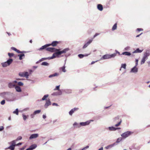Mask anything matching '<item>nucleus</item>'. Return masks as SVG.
I'll use <instances>...</instances> for the list:
<instances>
[{"label":"nucleus","mask_w":150,"mask_h":150,"mask_svg":"<svg viewBox=\"0 0 150 150\" xmlns=\"http://www.w3.org/2000/svg\"><path fill=\"white\" fill-rule=\"evenodd\" d=\"M0 96L8 101H13L15 99L14 95L10 92H4L0 93Z\"/></svg>","instance_id":"f257e3e1"},{"label":"nucleus","mask_w":150,"mask_h":150,"mask_svg":"<svg viewBox=\"0 0 150 150\" xmlns=\"http://www.w3.org/2000/svg\"><path fill=\"white\" fill-rule=\"evenodd\" d=\"M16 140H14L9 143V144H11V145L8 147L6 148L5 149H8L11 150H14L15 147L16 146H19L22 144V143L21 142L16 144Z\"/></svg>","instance_id":"f03ea898"},{"label":"nucleus","mask_w":150,"mask_h":150,"mask_svg":"<svg viewBox=\"0 0 150 150\" xmlns=\"http://www.w3.org/2000/svg\"><path fill=\"white\" fill-rule=\"evenodd\" d=\"M116 56L115 53H113L111 54H106L103 55L100 59V60L110 59L112 58H114Z\"/></svg>","instance_id":"7ed1b4c3"},{"label":"nucleus","mask_w":150,"mask_h":150,"mask_svg":"<svg viewBox=\"0 0 150 150\" xmlns=\"http://www.w3.org/2000/svg\"><path fill=\"white\" fill-rule=\"evenodd\" d=\"M132 133L131 131H127L123 133L121 136L123 139H125L129 137Z\"/></svg>","instance_id":"20e7f679"},{"label":"nucleus","mask_w":150,"mask_h":150,"mask_svg":"<svg viewBox=\"0 0 150 150\" xmlns=\"http://www.w3.org/2000/svg\"><path fill=\"white\" fill-rule=\"evenodd\" d=\"M18 75L21 77H25L26 79H28L29 76L28 73L27 71L20 72L19 73Z\"/></svg>","instance_id":"39448f33"},{"label":"nucleus","mask_w":150,"mask_h":150,"mask_svg":"<svg viewBox=\"0 0 150 150\" xmlns=\"http://www.w3.org/2000/svg\"><path fill=\"white\" fill-rule=\"evenodd\" d=\"M59 50V49H58V51H55V52L53 54L52 56L54 59L56 57H59V55H61Z\"/></svg>","instance_id":"423d86ee"},{"label":"nucleus","mask_w":150,"mask_h":150,"mask_svg":"<svg viewBox=\"0 0 150 150\" xmlns=\"http://www.w3.org/2000/svg\"><path fill=\"white\" fill-rule=\"evenodd\" d=\"M93 120H91L87 121L85 122H80V125H81V126H84L88 125L91 122H93Z\"/></svg>","instance_id":"0eeeda50"},{"label":"nucleus","mask_w":150,"mask_h":150,"mask_svg":"<svg viewBox=\"0 0 150 150\" xmlns=\"http://www.w3.org/2000/svg\"><path fill=\"white\" fill-rule=\"evenodd\" d=\"M46 50L48 51L51 52H55V51H58V49H56L54 47H47L46 49Z\"/></svg>","instance_id":"6e6552de"},{"label":"nucleus","mask_w":150,"mask_h":150,"mask_svg":"<svg viewBox=\"0 0 150 150\" xmlns=\"http://www.w3.org/2000/svg\"><path fill=\"white\" fill-rule=\"evenodd\" d=\"M93 40V38L90 39L87 42H86L83 47V49H85L92 42Z\"/></svg>","instance_id":"1a4fd4ad"},{"label":"nucleus","mask_w":150,"mask_h":150,"mask_svg":"<svg viewBox=\"0 0 150 150\" xmlns=\"http://www.w3.org/2000/svg\"><path fill=\"white\" fill-rule=\"evenodd\" d=\"M51 104V103L50 99L46 100V103L44 105V107L45 108H47L48 106Z\"/></svg>","instance_id":"9d476101"},{"label":"nucleus","mask_w":150,"mask_h":150,"mask_svg":"<svg viewBox=\"0 0 150 150\" xmlns=\"http://www.w3.org/2000/svg\"><path fill=\"white\" fill-rule=\"evenodd\" d=\"M39 134H33L30 135L29 137V139H35L37 138Z\"/></svg>","instance_id":"9b49d317"},{"label":"nucleus","mask_w":150,"mask_h":150,"mask_svg":"<svg viewBox=\"0 0 150 150\" xmlns=\"http://www.w3.org/2000/svg\"><path fill=\"white\" fill-rule=\"evenodd\" d=\"M79 109V108H74L72 109L69 112V115H70L71 116L75 111H77Z\"/></svg>","instance_id":"f8f14e48"},{"label":"nucleus","mask_w":150,"mask_h":150,"mask_svg":"<svg viewBox=\"0 0 150 150\" xmlns=\"http://www.w3.org/2000/svg\"><path fill=\"white\" fill-rule=\"evenodd\" d=\"M150 55V49L147 50L146 52L144 53V56L145 58L148 59V57Z\"/></svg>","instance_id":"ddd939ff"},{"label":"nucleus","mask_w":150,"mask_h":150,"mask_svg":"<svg viewBox=\"0 0 150 150\" xmlns=\"http://www.w3.org/2000/svg\"><path fill=\"white\" fill-rule=\"evenodd\" d=\"M37 147V145L36 144H33L30 146L27 149L25 150H33L36 148Z\"/></svg>","instance_id":"4468645a"},{"label":"nucleus","mask_w":150,"mask_h":150,"mask_svg":"<svg viewBox=\"0 0 150 150\" xmlns=\"http://www.w3.org/2000/svg\"><path fill=\"white\" fill-rule=\"evenodd\" d=\"M62 92L61 90L55 92L52 94V95L53 96H60L62 94Z\"/></svg>","instance_id":"2eb2a0df"},{"label":"nucleus","mask_w":150,"mask_h":150,"mask_svg":"<svg viewBox=\"0 0 150 150\" xmlns=\"http://www.w3.org/2000/svg\"><path fill=\"white\" fill-rule=\"evenodd\" d=\"M134 66V67L132 68L130 70V72L131 73H136L138 71V69Z\"/></svg>","instance_id":"dca6fc26"},{"label":"nucleus","mask_w":150,"mask_h":150,"mask_svg":"<svg viewBox=\"0 0 150 150\" xmlns=\"http://www.w3.org/2000/svg\"><path fill=\"white\" fill-rule=\"evenodd\" d=\"M50 45L47 44H46L42 46L41 47H40V48L38 49L37 50H38L40 51L42 50H43L45 49L46 48H47V47H49L50 46Z\"/></svg>","instance_id":"f3484780"},{"label":"nucleus","mask_w":150,"mask_h":150,"mask_svg":"<svg viewBox=\"0 0 150 150\" xmlns=\"http://www.w3.org/2000/svg\"><path fill=\"white\" fill-rule=\"evenodd\" d=\"M117 144H116V143H114L109 145L105 147V148L107 149H110L114 146L115 145H117Z\"/></svg>","instance_id":"a211bd4d"},{"label":"nucleus","mask_w":150,"mask_h":150,"mask_svg":"<svg viewBox=\"0 0 150 150\" xmlns=\"http://www.w3.org/2000/svg\"><path fill=\"white\" fill-rule=\"evenodd\" d=\"M59 43V42L55 41H53L51 43V44H48L50 45V46H52L53 47H55Z\"/></svg>","instance_id":"6ab92c4d"},{"label":"nucleus","mask_w":150,"mask_h":150,"mask_svg":"<svg viewBox=\"0 0 150 150\" xmlns=\"http://www.w3.org/2000/svg\"><path fill=\"white\" fill-rule=\"evenodd\" d=\"M73 125L74 128H79L81 127L80 123L79 124L76 122H74L73 124Z\"/></svg>","instance_id":"aec40b11"},{"label":"nucleus","mask_w":150,"mask_h":150,"mask_svg":"<svg viewBox=\"0 0 150 150\" xmlns=\"http://www.w3.org/2000/svg\"><path fill=\"white\" fill-rule=\"evenodd\" d=\"M105 129H106L110 131H115L116 129L115 127L112 126L106 127Z\"/></svg>","instance_id":"412c9836"},{"label":"nucleus","mask_w":150,"mask_h":150,"mask_svg":"<svg viewBox=\"0 0 150 150\" xmlns=\"http://www.w3.org/2000/svg\"><path fill=\"white\" fill-rule=\"evenodd\" d=\"M70 50L68 48H65L62 51H60L61 54L63 53H65L69 51Z\"/></svg>","instance_id":"4be33fe9"},{"label":"nucleus","mask_w":150,"mask_h":150,"mask_svg":"<svg viewBox=\"0 0 150 150\" xmlns=\"http://www.w3.org/2000/svg\"><path fill=\"white\" fill-rule=\"evenodd\" d=\"M97 8L100 11H102L103 9V5L100 4H98L97 5Z\"/></svg>","instance_id":"5701e85b"},{"label":"nucleus","mask_w":150,"mask_h":150,"mask_svg":"<svg viewBox=\"0 0 150 150\" xmlns=\"http://www.w3.org/2000/svg\"><path fill=\"white\" fill-rule=\"evenodd\" d=\"M15 88L16 91H17V92H20L22 91L21 89V87L19 86H16Z\"/></svg>","instance_id":"b1692460"},{"label":"nucleus","mask_w":150,"mask_h":150,"mask_svg":"<svg viewBox=\"0 0 150 150\" xmlns=\"http://www.w3.org/2000/svg\"><path fill=\"white\" fill-rule=\"evenodd\" d=\"M18 56L19 57V59L20 60H22L25 58V55L24 54H19L18 55Z\"/></svg>","instance_id":"393cba45"},{"label":"nucleus","mask_w":150,"mask_h":150,"mask_svg":"<svg viewBox=\"0 0 150 150\" xmlns=\"http://www.w3.org/2000/svg\"><path fill=\"white\" fill-rule=\"evenodd\" d=\"M13 61V59L11 58H9L6 61L7 64L8 65H10Z\"/></svg>","instance_id":"a878e982"},{"label":"nucleus","mask_w":150,"mask_h":150,"mask_svg":"<svg viewBox=\"0 0 150 150\" xmlns=\"http://www.w3.org/2000/svg\"><path fill=\"white\" fill-rule=\"evenodd\" d=\"M122 54L129 56L131 55V53L130 52H123L122 53Z\"/></svg>","instance_id":"bb28decb"},{"label":"nucleus","mask_w":150,"mask_h":150,"mask_svg":"<svg viewBox=\"0 0 150 150\" xmlns=\"http://www.w3.org/2000/svg\"><path fill=\"white\" fill-rule=\"evenodd\" d=\"M16 85L13 84V83L10 82L8 84V86L10 88H12L14 87H15Z\"/></svg>","instance_id":"cd10ccee"},{"label":"nucleus","mask_w":150,"mask_h":150,"mask_svg":"<svg viewBox=\"0 0 150 150\" xmlns=\"http://www.w3.org/2000/svg\"><path fill=\"white\" fill-rule=\"evenodd\" d=\"M59 75V74L57 73H55L54 74H51L49 76V77L51 78L52 77L56 76H57Z\"/></svg>","instance_id":"c85d7f7f"},{"label":"nucleus","mask_w":150,"mask_h":150,"mask_svg":"<svg viewBox=\"0 0 150 150\" xmlns=\"http://www.w3.org/2000/svg\"><path fill=\"white\" fill-rule=\"evenodd\" d=\"M143 51L142 50H140L139 48H137L136 50L133 52V53H141Z\"/></svg>","instance_id":"c756f323"},{"label":"nucleus","mask_w":150,"mask_h":150,"mask_svg":"<svg viewBox=\"0 0 150 150\" xmlns=\"http://www.w3.org/2000/svg\"><path fill=\"white\" fill-rule=\"evenodd\" d=\"M64 91L65 93L67 94H70L72 93V90L71 89H65Z\"/></svg>","instance_id":"7c9ffc66"},{"label":"nucleus","mask_w":150,"mask_h":150,"mask_svg":"<svg viewBox=\"0 0 150 150\" xmlns=\"http://www.w3.org/2000/svg\"><path fill=\"white\" fill-rule=\"evenodd\" d=\"M117 23H115L114 25L113 26L112 28V31H114L116 30L117 29Z\"/></svg>","instance_id":"2f4dec72"},{"label":"nucleus","mask_w":150,"mask_h":150,"mask_svg":"<svg viewBox=\"0 0 150 150\" xmlns=\"http://www.w3.org/2000/svg\"><path fill=\"white\" fill-rule=\"evenodd\" d=\"M147 59L145 58V57H143V58H142V60H141V65L142 64H144L146 60Z\"/></svg>","instance_id":"473e14b6"},{"label":"nucleus","mask_w":150,"mask_h":150,"mask_svg":"<svg viewBox=\"0 0 150 150\" xmlns=\"http://www.w3.org/2000/svg\"><path fill=\"white\" fill-rule=\"evenodd\" d=\"M120 119H121L120 118V117L117 116L114 118V121L115 122H118L120 120Z\"/></svg>","instance_id":"72a5a7b5"},{"label":"nucleus","mask_w":150,"mask_h":150,"mask_svg":"<svg viewBox=\"0 0 150 150\" xmlns=\"http://www.w3.org/2000/svg\"><path fill=\"white\" fill-rule=\"evenodd\" d=\"M48 94H46L45 95L42 99V100H44L47 99V98L48 97Z\"/></svg>","instance_id":"f704fd0d"},{"label":"nucleus","mask_w":150,"mask_h":150,"mask_svg":"<svg viewBox=\"0 0 150 150\" xmlns=\"http://www.w3.org/2000/svg\"><path fill=\"white\" fill-rule=\"evenodd\" d=\"M1 64L2 66L4 67H7V66H8L6 62H3L1 63Z\"/></svg>","instance_id":"c9c22d12"},{"label":"nucleus","mask_w":150,"mask_h":150,"mask_svg":"<svg viewBox=\"0 0 150 150\" xmlns=\"http://www.w3.org/2000/svg\"><path fill=\"white\" fill-rule=\"evenodd\" d=\"M122 137H119L116 140V142L115 143H116H116H119L120 141H121L122 140Z\"/></svg>","instance_id":"e433bc0d"},{"label":"nucleus","mask_w":150,"mask_h":150,"mask_svg":"<svg viewBox=\"0 0 150 150\" xmlns=\"http://www.w3.org/2000/svg\"><path fill=\"white\" fill-rule=\"evenodd\" d=\"M122 122V119H120V120L119 122H118L117 123V124H116L115 125V126L116 127L119 126L121 124Z\"/></svg>","instance_id":"4c0bfd02"},{"label":"nucleus","mask_w":150,"mask_h":150,"mask_svg":"<svg viewBox=\"0 0 150 150\" xmlns=\"http://www.w3.org/2000/svg\"><path fill=\"white\" fill-rule=\"evenodd\" d=\"M41 65L45 66H48L49 65V64L47 62H42L41 63Z\"/></svg>","instance_id":"58836bf2"},{"label":"nucleus","mask_w":150,"mask_h":150,"mask_svg":"<svg viewBox=\"0 0 150 150\" xmlns=\"http://www.w3.org/2000/svg\"><path fill=\"white\" fill-rule=\"evenodd\" d=\"M126 66L127 65L126 64H122L121 65V68H123L125 69H126Z\"/></svg>","instance_id":"ea45409f"},{"label":"nucleus","mask_w":150,"mask_h":150,"mask_svg":"<svg viewBox=\"0 0 150 150\" xmlns=\"http://www.w3.org/2000/svg\"><path fill=\"white\" fill-rule=\"evenodd\" d=\"M22 116L23 117V119L25 121V120L26 119L28 118V117L29 116L28 115H26L24 114H22Z\"/></svg>","instance_id":"a19ab883"},{"label":"nucleus","mask_w":150,"mask_h":150,"mask_svg":"<svg viewBox=\"0 0 150 150\" xmlns=\"http://www.w3.org/2000/svg\"><path fill=\"white\" fill-rule=\"evenodd\" d=\"M19 110L18 108H16L15 110L13 112V113L18 115Z\"/></svg>","instance_id":"79ce46f5"},{"label":"nucleus","mask_w":150,"mask_h":150,"mask_svg":"<svg viewBox=\"0 0 150 150\" xmlns=\"http://www.w3.org/2000/svg\"><path fill=\"white\" fill-rule=\"evenodd\" d=\"M11 49L14 51H15L17 53H18L19 50L16 49L15 47H12L11 48Z\"/></svg>","instance_id":"37998d69"},{"label":"nucleus","mask_w":150,"mask_h":150,"mask_svg":"<svg viewBox=\"0 0 150 150\" xmlns=\"http://www.w3.org/2000/svg\"><path fill=\"white\" fill-rule=\"evenodd\" d=\"M41 111L40 110H37L34 111L33 113H34V114L35 115L41 112Z\"/></svg>","instance_id":"c03bdc74"},{"label":"nucleus","mask_w":150,"mask_h":150,"mask_svg":"<svg viewBox=\"0 0 150 150\" xmlns=\"http://www.w3.org/2000/svg\"><path fill=\"white\" fill-rule=\"evenodd\" d=\"M59 87L60 85H58L56 86V87L54 89V90L56 91V90H58V91H59V90H61L59 89Z\"/></svg>","instance_id":"a18cd8bd"},{"label":"nucleus","mask_w":150,"mask_h":150,"mask_svg":"<svg viewBox=\"0 0 150 150\" xmlns=\"http://www.w3.org/2000/svg\"><path fill=\"white\" fill-rule=\"evenodd\" d=\"M65 65H64L63 67H61L60 68L62 70V71H63L64 72H66V70L65 69Z\"/></svg>","instance_id":"49530a36"},{"label":"nucleus","mask_w":150,"mask_h":150,"mask_svg":"<svg viewBox=\"0 0 150 150\" xmlns=\"http://www.w3.org/2000/svg\"><path fill=\"white\" fill-rule=\"evenodd\" d=\"M8 55L11 58L14 55V54L12 53H8Z\"/></svg>","instance_id":"de8ad7c7"},{"label":"nucleus","mask_w":150,"mask_h":150,"mask_svg":"<svg viewBox=\"0 0 150 150\" xmlns=\"http://www.w3.org/2000/svg\"><path fill=\"white\" fill-rule=\"evenodd\" d=\"M78 57L80 58H82L84 57V54H79L78 55Z\"/></svg>","instance_id":"09e8293b"},{"label":"nucleus","mask_w":150,"mask_h":150,"mask_svg":"<svg viewBox=\"0 0 150 150\" xmlns=\"http://www.w3.org/2000/svg\"><path fill=\"white\" fill-rule=\"evenodd\" d=\"M18 84L19 86H23V83L21 82H19L17 83Z\"/></svg>","instance_id":"8fccbe9b"},{"label":"nucleus","mask_w":150,"mask_h":150,"mask_svg":"<svg viewBox=\"0 0 150 150\" xmlns=\"http://www.w3.org/2000/svg\"><path fill=\"white\" fill-rule=\"evenodd\" d=\"M29 52L26 51H21L19 50L18 53H27V52Z\"/></svg>","instance_id":"3c124183"},{"label":"nucleus","mask_w":150,"mask_h":150,"mask_svg":"<svg viewBox=\"0 0 150 150\" xmlns=\"http://www.w3.org/2000/svg\"><path fill=\"white\" fill-rule=\"evenodd\" d=\"M5 100H2L0 102L1 104L2 105H4L5 104Z\"/></svg>","instance_id":"603ef678"},{"label":"nucleus","mask_w":150,"mask_h":150,"mask_svg":"<svg viewBox=\"0 0 150 150\" xmlns=\"http://www.w3.org/2000/svg\"><path fill=\"white\" fill-rule=\"evenodd\" d=\"M135 66L137 67L138 64V60L137 59H136L135 60Z\"/></svg>","instance_id":"864d4df0"},{"label":"nucleus","mask_w":150,"mask_h":150,"mask_svg":"<svg viewBox=\"0 0 150 150\" xmlns=\"http://www.w3.org/2000/svg\"><path fill=\"white\" fill-rule=\"evenodd\" d=\"M130 47L129 46H127L124 48V50L125 51L129 50Z\"/></svg>","instance_id":"5fc2aeb1"},{"label":"nucleus","mask_w":150,"mask_h":150,"mask_svg":"<svg viewBox=\"0 0 150 150\" xmlns=\"http://www.w3.org/2000/svg\"><path fill=\"white\" fill-rule=\"evenodd\" d=\"M46 60H47V59L50 60L51 59H54L52 56L51 57H46Z\"/></svg>","instance_id":"6e6d98bb"},{"label":"nucleus","mask_w":150,"mask_h":150,"mask_svg":"<svg viewBox=\"0 0 150 150\" xmlns=\"http://www.w3.org/2000/svg\"><path fill=\"white\" fill-rule=\"evenodd\" d=\"M35 114H34V113H33V114H31L30 115V117L31 118H34V117H35Z\"/></svg>","instance_id":"4d7b16f0"},{"label":"nucleus","mask_w":150,"mask_h":150,"mask_svg":"<svg viewBox=\"0 0 150 150\" xmlns=\"http://www.w3.org/2000/svg\"><path fill=\"white\" fill-rule=\"evenodd\" d=\"M22 137L21 136L18 137L16 139V140H20L21 139Z\"/></svg>","instance_id":"13d9d810"},{"label":"nucleus","mask_w":150,"mask_h":150,"mask_svg":"<svg viewBox=\"0 0 150 150\" xmlns=\"http://www.w3.org/2000/svg\"><path fill=\"white\" fill-rule=\"evenodd\" d=\"M4 127L3 126H1L0 127V131H2L4 130Z\"/></svg>","instance_id":"bf43d9fd"},{"label":"nucleus","mask_w":150,"mask_h":150,"mask_svg":"<svg viewBox=\"0 0 150 150\" xmlns=\"http://www.w3.org/2000/svg\"><path fill=\"white\" fill-rule=\"evenodd\" d=\"M46 60V58H41V59H40V61L42 62L43 61Z\"/></svg>","instance_id":"052dcab7"},{"label":"nucleus","mask_w":150,"mask_h":150,"mask_svg":"<svg viewBox=\"0 0 150 150\" xmlns=\"http://www.w3.org/2000/svg\"><path fill=\"white\" fill-rule=\"evenodd\" d=\"M99 35V33H96L93 36V38H95L98 35Z\"/></svg>","instance_id":"680f3d73"},{"label":"nucleus","mask_w":150,"mask_h":150,"mask_svg":"<svg viewBox=\"0 0 150 150\" xmlns=\"http://www.w3.org/2000/svg\"><path fill=\"white\" fill-rule=\"evenodd\" d=\"M137 30L139 31L143 30V29L141 28H138L137 29Z\"/></svg>","instance_id":"e2e57ef3"},{"label":"nucleus","mask_w":150,"mask_h":150,"mask_svg":"<svg viewBox=\"0 0 150 150\" xmlns=\"http://www.w3.org/2000/svg\"><path fill=\"white\" fill-rule=\"evenodd\" d=\"M52 105L53 106H58V104L56 103H53L52 104Z\"/></svg>","instance_id":"0e129e2a"},{"label":"nucleus","mask_w":150,"mask_h":150,"mask_svg":"<svg viewBox=\"0 0 150 150\" xmlns=\"http://www.w3.org/2000/svg\"><path fill=\"white\" fill-rule=\"evenodd\" d=\"M89 148V146H87L86 147L83 148V149L84 150H85L86 149H88Z\"/></svg>","instance_id":"69168bd1"},{"label":"nucleus","mask_w":150,"mask_h":150,"mask_svg":"<svg viewBox=\"0 0 150 150\" xmlns=\"http://www.w3.org/2000/svg\"><path fill=\"white\" fill-rule=\"evenodd\" d=\"M115 52H116V53H115L116 54H119V55H120V52H119L117 50H115Z\"/></svg>","instance_id":"338daca9"},{"label":"nucleus","mask_w":150,"mask_h":150,"mask_svg":"<svg viewBox=\"0 0 150 150\" xmlns=\"http://www.w3.org/2000/svg\"><path fill=\"white\" fill-rule=\"evenodd\" d=\"M42 117L43 119H45L46 117V116L45 115H42Z\"/></svg>","instance_id":"774afa93"}]
</instances>
